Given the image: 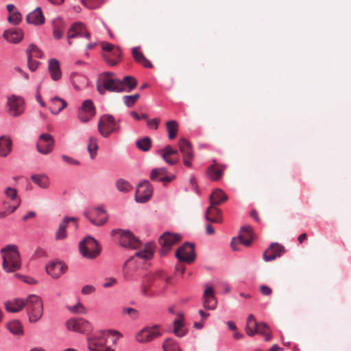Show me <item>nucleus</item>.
Instances as JSON below:
<instances>
[{
    "label": "nucleus",
    "instance_id": "f257e3e1",
    "mask_svg": "<svg viewBox=\"0 0 351 351\" xmlns=\"http://www.w3.org/2000/svg\"><path fill=\"white\" fill-rule=\"evenodd\" d=\"M170 278L167 276L163 271H158L155 274L144 276L141 282V293L143 295L151 297L156 295V293L151 290V287H154L162 292L166 285H162V282L168 283Z\"/></svg>",
    "mask_w": 351,
    "mask_h": 351
},
{
    "label": "nucleus",
    "instance_id": "f03ea898",
    "mask_svg": "<svg viewBox=\"0 0 351 351\" xmlns=\"http://www.w3.org/2000/svg\"><path fill=\"white\" fill-rule=\"evenodd\" d=\"M97 90L101 95H104L106 91L122 92L123 86L121 80L117 77L112 72H104L100 74L97 81Z\"/></svg>",
    "mask_w": 351,
    "mask_h": 351
},
{
    "label": "nucleus",
    "instance_id": "7ed1b4c3",
    "mask_svg": "<svg viewBox=\"0 0 351 351\" xmlns=\"http://www.w3.org/2000/svg\"><path fill=\"white\" fill-rule=\"evenodd\" d=\"M3 254V267L7 272H12L21 267V258L17 247L8 245L1 249Z\"/></svg>",
    "mask_w": 351,
    "mask_h": 351
},
{
    "label": "nucleus",
    "instance_id": "20e7f679",
    "mask_svg": "<svg viewBox=\"0 0 351 351\" xmlns=\"http://www.w3.org/2000/svg\"><path fill=\"white\" fill-rule=\"evenodd\" d=\"M228 199V195L220 189H216L210 195V206L206 211V219L210 222H219V217H212L213 211H215L218 215L220 210L217 206L223 204Z\"/></svg>",
    "mask_w": 351,
    "mask_h": 351
},
{
    "label": "nucleus",
    "instance_id": "39448f33",
    "mask_svg": "<svg viewBox=\"0 0 351 351\" xmlns=\"http://www.w3.org/2000/svg\"><path fill=\"white\" fill-rule=\"evenodd\" d=\"M24 301L29 321L36 322L43 314V302L41 298L37 295L31 294Z\"/></svg>",
    "mask_w": 351,
    "mask_h": 351
},
{
    "label": "nucleus",
    "instance_id": "423d86ee",
    "mask_svg": "<svg viewBox=\"0 0 351 351\" xmlns=\"http://www.w3.org/2000/svg\"><path fill=\"white\" fill-rule=\"evenodd\" d=\"M162 335V326L159 324L146 326L139 330L135 336V339L140 343H149Z\"/></svg>",
    "mask_w": 351,
    "mask_h": 351
},
{
    "label": "nucleus",
    "instance_id": "0eeeda50",
    "mask_svg": "<svg viewBox=\"0 0 351 351\" xmlns=\"http://www.w3.org/2000/svg\"><path fill=\"white\" fill-rule=\"evenodd\" d=\"M80 251L83 256L87 258H96L101 252V247L92 237L88 236L80 243Z\"/></svg>",
    "mask_w": 351,
    "mask_h": 351
},
{
    "label": "nucleus",
    "instance_id": "6e6552de",
    "mask_svg": "<svg viewBox=\"0 0 351 351\" xmlns=\"http://www.w3.org/2000/svg\"><path fill=\"white\" fill-rule=\"evenodd\" d=\"M84 215L96 226H101L106 223L108 220V213L103 206H97L86 210L84 211Z\"/></svg>",
    "mask_w": 351,
    "mask_h": 351
},
{
    "label": "nucleus",
    "instance_id": "1a4fd4ad",
    "mask_svg": "<svg viewBox=\"0 0 351 351\" xmlns=\"http://www.w3.org/2000/svg\"><path fill=\"white\" fill-rule=\"evenodd\" d=\"M119 130L114 118L110 114H104L100 117L98 122V131L104 137H108L111 133Z\"/></svg>",
    "mask_w": 351,
    "mask_h": 351
},
{
    "label": "nucleus",
    "instance_id": "9d476101",
    "mask_svg": "<svg viewBox=\"0 0 351 351\" xmlns=\"http://www.w3.org/2000/svg\"><path fill=\"white\" fill-rule=\"evenodd\" d=\"M119 234V242L123 247L129 249H136L141 246L140 240L129 230H112V233Z\"/></svg>",
    "mask_w": 351,
    "mask_h": 351
},
{
    "label": "nucleus",
    "instance_id": "9b49d317",
    "mask_svg": "<svg viewBox=\"0 0 351 351\" xmlns=\"http://www.w3.org/2000/svg\"><path fill=\"white\" fill-rule=\"evenodd\" d=\"M8 112L12 117H19L25 110V101L19 96L12 95L8 97L7 101Z\"/></svg>",
    "mask_w": 351,
    "mask_h": 351
},
{
    "label": "nucleus",
    "instance_id": "f8f14e48",
    "mask_svg": "<svg viewBox=\"0 0 351 351\" xmlns=\"http://www.w3.org/2000/svg\"><path fill=\"white\" fill-rule=\"evenodd\" d=\"M118 334L119 333L116 331L100 332L101 350L104 351H114L119 339Z\"/></svg>",
    "mask_w": 351,
    "mask_h": 351
},
{
    "label": "nucleus",
    "instance_id": "ddd939ff",
    "mask_svg": "<svg viewBox=\"0 0 351 351\" xmlns=\"http://www.w3.org/2000/svg\"><path fill=\"white\" fill-rule=\"evenodd\" d=\"M181 240V237L178 234L164 233L159 238V243L161 245L160 253L165 256L171 249V247Z\"/></svg>",
    "mask_w": 351,
    "mask_h": 351
},
{
    "label": "nucleus",
    "instance_id": "4468645a",
    "mask_svg": "<svg viewBox=\"0 0 351 351\" xmlns=\"http://www.w3.org/2000/svg\"><path fill=\"white\" fill-rule=\"evenodd\" d=\"M179 150L182 155L184 165L186 167H191V161L194 158V154L191 143L185 138L180 139L178 143Z\"/></svg>",
    "mask_w": 351,
    "mask_h": 351
},
{
    "label": "nucleus",
    "instance_id": "2eb2a0df",
    "mask_svg": "<svg viewBox=\"0 0 351 351\" xmlns=\"http://www.w3.org/2000/svg\"><path fill=\"white\" fill-rule=\"evenodd\" d=\"M96 114V109L91 99L85 100L78 110V118L82 123L88 122Z\"/></svg>",
    "mask_w": 351,
    "mask_h": 351
},
{
    "label": "nucleus",
    "instance_id": "dca6fc26",
    "mask_svg": "<svg viewBox=\"0 0 351 351\" xmlns=\"http://www.w3.org/2000/svg\"><path fill=\"white\" fill-rule=\"evenodd\" d=\"M176 256L181 261L191 263L195 258L194 245L189 243H184L177 250Z\"/></svg>",
    "mask_w": 351,
    "mask_h": 351
},
{
    "label": "nucleus",
    "instance_id": "f3484780",
    "mask_svg": "<svg viewBox=\"0 0 351 351\" xmlns=\"http://www.w3.org/2000/svg\"><path fill=\"white\" fill-rule=\"evenodd\" d=\"M252 239V230L251 227H243L239 236L233 238L231 241V247L233 250H239L237 245L243 244L245 246H250Z\"/></svg>",
    "mask_w": 351,
    "mask_h": 351
},
{
    "label": "nucleus",
    "instance_id": "a211bd4d",
    "mask_svg": "<svg viewBox=\"0 0 351 351\" xmlns=\"http://www.w3.org/2000/svg\"><path fill=\"white\" fill-rule=\"evenodd\" d=\"M153 189L148 181H144L137 186L135 199L137 202L145 203L152 195Z\"/></svg>",
    "mask_w": 351,
    "mask_h": 351
},
{
    "label": "nucleus",
    "instance_id": "6ab92c4d",
    "mask_svg": "<svg viewBox=\"0 0 351 351\" xmlns=\"http://www.w3.org/2000/svg\"><path fill=\"white\" fill-rule=\"evenodd\" d=\"M68 330L78 332H87L91 330L90 323L83 318H73L66 323Z\"/></svg>",
    "mask_w": 351,
    "mask_h": 351
},
{
    "label": "nucleus",
    "instance_id": "aec40b11",
    "mask_svg": "<svg viewBox=\"0 0 351 351\" xmlns=\"http://www.w3.org/2000/svg\"><path fill=\"white\" fill-rule=\"evenodd\" d=\"M54 145L53 136L49 134H43L39 136L36 144V149L42 154H48L50 153Z\"/></svg>",
    "mask_w": 351,
    "mask_h": 351
},
{
    "label": "nucleus",
    "instance_id": "412c9836",
    "mask_svg": "<svg viewBox=\"0 0 351 351\" xmlns=\"http://www.w3.org/2000/svg\"><path fill=\"white\" fill-rule=\"evenodd\" d=\"M86 37L89 39L90 37V34L88 32L85 28V26L82 23H74L68 31V42L69 45H71V39L73 38L78 37Z\"/></svg>",
    "mask_w": 351,
    "mask_h": 351
},
{
    "label": "nucleus",
    "instance_id": "4be33fe9",
    "mask_svg": "<svg viewBox=\"0 0 351 351\" xmlns=\"http://www.w3.org/2000/svg\"><path fill=\"white\" fill-rule=\"evenodd\" d=\"M45 269L48 275L57 279L66 272L67 267L62 262L52 261L46 265Z\"/></svg>",
    "mask_w": 351,
    "mask_h": 351
},
{
    "label": "nucleus",
    "instance_id": "5701e85b",
    "mask_svg": "<svg viewBox=\"0 0 351 351\" xmlns=\"http://www.w3.org/2000/svg\"><path fill=\"white\" fill-rule=\"evenodd\" d=\"M203 295L204 307L207 310H215L217 307V301L215 296L214 289L212 286L206 285Z\"/></svg>",
    "mask_w": 351,
    "mask_h": 351
},
{
    "label": "nucleus",
    "instance_id": "b1692460",
    "mask_svg": "<svg viewBox=\"0 0 351 351\" xmlns=\"http://www.w3.org/2000/svg\"><path fill=\"white\" fill-rule=\"evenodd\" d=\"M285 247L279 243H274L265 251L263 259L265 261H271L280 257L285 252Z\"/></svg>",
    "mask_w": 351,
    "mask_h": 351
},
{
    "label": "nucleus",
    "instance_id": "393cba45",
    "mask_svg": "<svg viewBox=\"0 0 351 351\" xmlns=\"http://www.w3.org/2000/svg\"><path fill=\"white\" fill-rule=\"evenodd\" d=\"M159 153L163 160L169 165H175L180 160L178 150L170 145L166 146Z\"/></svg>",
    "mask_w": 351,
    "mask_h": 351
},
{
    "label": "nucleus",
    "instance_id": "a878e982",
    "mask_svg": "<svg viewBox=\"0 0 351 351\" xmlns=\"http://www.w3.org/2000/svg\"><path fill=\"white\" fill-rule=\"evenodd\" d=\"M26 21L28 23L34 25H42L45 23V17L41 8L38 7L33 12L27 14Z\"/></svg>",
    "mask_w": 351,
    "mask_h": 351
},
{
    "label": "nucleus",
    "instance_id": "bb28decb",
    "mask_svg": "<svg viewBox=\"0 0 351 351\" xmlns=\"http://www.w3.org/2000/svg\"><path fill=\"white\" fill-rule=\"evenodd\" d=\"M3 37L10 43H18L23 39V32L20 29L12 28L4 32Z\"/></svg>",
    "mask_w": 351,
    "mask_h": 351
},
{
    "label": "nucleus",
    "instance_id": "cd10ccee",
    "mask_svg": "<svg viewBox=\"0 0 351 351\" xmlns=\"http://www.w3.org/2000/svg\"><path fill=\"white\" fill-rule=\"evenodd\" d=\"M70 221L75 223V227L77 226V219L74 217H64L62 222L60 224L59 228L56 233V240H62L66 237V226Z\"/></svg>",
    "mask_w": 351,
    "mask_h": 351
},
{
    "label": "nucleus",
    "instance_id": "c85d7f7f",
    "mask_svg": "<svg viewBox=\"0 0 351 351\" xmlns=\"http://www.w3.org/2000/svg\"><path fill=\"white\" fill-rule=\"evenodd\" d=\"M5 194L12 202V204L9 205V208H11L9 213H12L21 204L20 199L17 197V191L13 188L8 187L5 189Z\"/></svg>",
    "mask_w": 351,
    "mask_h": 351
},
{
    "label": "nucleus",
    "instance_id": "c756f323",
    "mask_svg": "<svg viewBox=\"0 0 351 351\" xmlns=\"http://www.w3.org/2000/svg\"><path fill=\"white\" fill-rule=\"evenodd\" d=\"M223 169V167L220 166L214 161V164L208 167L207 175L210 180L217 181L222 177Z\"/></svg>",
    "mask_w": 351,
    "mask_h": 351
},
{
    "label": "nucleus",
    "instance_id": "7c9ffc66",
    "mask_svg": "<svg viewBox=\"0 0 351 351\" xmlns=\"http://www.w3.org/2000/svg\"><path fill=\"white\" fill-rule=\"evenodd\" d=\"M25 306V301L23 299L16 298L5 302L6 311L11 313H16Z\"/></svg>",
    "mask_w": 351,
    "mask_h": 351
},
{
    "label": "nucleus",
    "instance_id": "2f4dec72",
    "mask_svg": "<svg viewBox=\"0 0 351 351\" xmlns=\"http://www.w3.org/2000/svg\"><path fill=\"white\" fill-rule=\"evenodd\" d=\"M49 72L53 80H59L62 77L59 62L56 59H51L49 62Z\"/></svg>",
    "mask_w": 351,
    "mask_h": 351
},
{
    "label": "nucleus",
    "instance_id": "473e14b6",
    "mask_svg": "<svg viewBox=\"0 0 351 351\" xmlns=\"http://www.w3.org/2000/svg\"><path fill=\"white\" fill-rule=\"evenodd\" d=\"M66 106V102L64 99L58 97H55L51 99V106L49 109L53 114H58Z\"/></svg>",
    "mask_w": 351,
    "mask_h": 351
},
{
    "label": "nucleus",
    "instance_id": "72a5a7b5",
    "mask_svg": "<svg viewBox=\"0 0 351 351\" xmlns=\"http://www.w3.org/2000/svg\"><path fill=\"white\" fill-rule=\"evenodd\" d=\"M87 343L90 351H104L101 347L100 332L88 338Z\"/></svg>",
    "mask_w": 351,
    "mask_h": 351
},
{
    "label": "nucleus",
    "instance_id": "f704fd0d",
    "mask_svg": "<svg viewBox=\"0 0 351 351\" xmlns=\"http://www.w3.org/2000/svg\"><path fill=\"white\" fill-rule=\"evenodd\" d=\"M12 150V141L10 138L1 136L0 138V156H7Z\"/></svg>",
    "mask_w": 351,
    "mask_h": 351
},
{
    "label": "nucleus",
    "instance_id": "c9c22d12",
    "mask_svg": "<svg viewBox=\"0 0 351 351\" xmlns=\"http://www.w3.org/2000/svg\"><path fill=\"white\" fill-rule=\"evenodd\" d=\"M123 86L122 91L130 92L134 89L137 85L136 80L132 76H125L121 80Z\"/></svg>",
    "mask_w": 351,
    "mask_h": 351
},
{
    "label": "nucleus",
    "instance_id": "e433bc0d",
    "mask_svg": "<svg viewBox=\"0 0 351 351\" xmlns=\"http://www.w3.org/2000/svg\"><path fill=\"white\" fill-rule=\"evenodd\" d=\"M154 255V245L147 243L143 250H140L136 253V256L145 260H149Z\"/></svg>",
    "mask_w": 351,
    "mask_h": 351
},
{
    "label": "nucleus",
    "instance_id": "4c0bfd02",
    "mask_svg": "<svg viewBox=\"0 0 351 351\" xmlns=\"http://www.w3.org/2000/svg\"><path fill=\"white\" fill-rule=\"evenodd\" d=\"M258 323L256 322L254 316L250 314L247 320L245 326V331L249 336H254L255 335V330H257Z\"/></svg>",
    "mask_w": 351,
    "mask_h": 351
},
{
    "label": "nucleus",
    "instance_id": "58836bf2",
    "mask_svg": "<svg viewBox=\"0 0 351 351\" xmlns=\"http://www.w3.org/2000/svg\"><path fill=\"white\" fill-rule=\"evenodd\" d=\"M72 83L76 90H80L87 84V79L80 74H73L71 76Z\"/></svg>",
    "mask_w": 351,
    "mask_h": 351
},
{
    "label": "nucleus",
    "instance_id": "ea45409f",
    "mask_svg": "<svg viewBox=\"0 0 351 351\" xmlns=\"http://www.w3.org/2000/svg\"><path fill=\"white\" fill-rule=\"evenodd\" d=\"M31 178L33 182L39 186L40 188L47 189L49 187V180L47 176L33 175Z\"/></svg>",
    "mask_w": 351,
    "mask_h": 351
},
{
    "label": "nucleus",
    "instance_id": "a19ab883",
    "mask_svg": "<svg viewBox=\"0 0 351 351\" xmlns=\"http://www.w3.org/2000/svg\"><path fill=\"white\" fill-rule=\"evenodd\" d=\"M255 334H260L265 337V341H268L271 339V335L268 326L263 323H259L257 327V330H255Z\"/></svg>",
    "mask_w": 351,
    "mask_h": 351
},
{
    "label": "nucleus",
    "instance_id": "79ce46f5",
    "mask_svg": "<svg viewBox=\"0 0 351 351\" xmlns=\"http://www.w3.org/2000/svg\"><path fill=\"white\" fill-rule=\"evenodd\" d=\"M133 260L134 257H131L124 265L123 273L125 278L128 280L134 279L132 271L134 269L135 266L133 265Z\"/></svg>",
    "mask_w": 351,
    "mask_h": 351
},
{
    "label": "nucleus",
    "instance_id": "37998d69",
    "mask_svg": "<svg viewBox=\"0 0 351 351\" xmlns=\"http://www.w3.org/2000/svg\"><path fill=\"white\" fill-rule=\"evenodd\" d=\"M166 127L168 132V137L171 140L173 139L178 131V123L174 120L169 121L166 123Z\"/></svg>",
    "mask_w": 351,
    "mask_h": 351
},
{
    "label": "nucleus",
    "instance_id": "c03bdc74",
    "mask_svg": "<svg viewBox=\"0 0 351 351\" xmlns=\"http://www.w3.org/2000/svg\"><path fill=\"white\" fill-rule=\"evenodd\" d=\"M97 149L98 145L97 138L90 136L88 139V151L91 159H94L95 158Z\"/></svg>",
    "mask_w": 351,
    "mask_h": 351
},
{
    "label": "nucleus",
    "instance_id": "a18cd8bd",
    "mask_svg": "<svg viewBox=\"0 0 351 351\" xmlns=\"http://www.w3.org/2000/svg\"><path fill=\"white\" fill-rule=\"evenodd\" d=\"M151 138L147 136L138 140L136 143L137 147L143 152L148 151L151 147Z\"/></svg>",
    "mask_w": 351,
    "mask_h": 351
},
{
    "label": "nucleus",
    "instance_id": "49530a36",
    "mask_svg": "<svg viewBox=\"0 0 351 351\" xmlns=\"http://www.w3.org/2000/svg\"><path fill=\"white\" fill-rule=\"evenodd\" d=\"M163 349L165 351H182L180 347L172 339H168L163 343Z\"/></svg>",
    "mask_w": 351,
    "mask_h": 351
},
{
    "label": "nucleus",
    "instance_id": "de8ad7c7",
    "mask_svg": "<svg viewBox=\"0 0 351 351\" xmlns=\"http://www.w3.org/2000/svg\"><path fill=\"white\" fill-rule=\"evenodd\" d=\"M26 53L27 56V58L31 57V58H41L43 56L42 51L34 44H31L29 47L26 50Z\"/></svg>",
    "mask_w": 351,
    "mask_h": 351
},
{
    "label": "nucleus",
    "instance_id": "09e8293b",
    "mask_svg": "<svg viewBox=\"0 0 351 351\" xmlns=\"http://www.w3.org/2000/svg\"><path fill=\"white\" fill-rule=\"evenodd\" d=\"M174 329L173 332L178 337H183L185 335V332L182 329L183 327V317H180L176 319L173 322Z\"/></svg>",
    "mask_w": 351,
    "mask_h": 351
},
{
    "label": "nucleus",
    "instance_id": "8fccbe9b",
    "mask_svg": "<svg viewBox=\"0 0 351 351\" xmlns=\"http://www.w3.org/2000/svg\"><path fill=\"white\" fill-rule=\"evenodd\" d=\"M8 329L14 335H19L22 332V326L19 321L14 320L8 324Z\"/></svg>",
    "mask_w": 351,
    "mask_h": 351
},
{
    "label": "nucleus",
    "instance_id": "3c124183",
    "mask_svg": "<svg viewBox=\"0 0 351 351\" xmlns=\"http://www.w3.org/2000/svg\"><path fill=\"white\" fill-rule=\"evenodd\" d=\"M167 170L166 168H156L154 169L150 173V179L153 181L157 180V178L163 177L165 175H167Z\"/></svg>",
    "mask_w": 351,
    "mask_h": 351
},
{
    "label": "nucleus",
    "instance_id": "603ef678",
    "mask_svg": "<svg viewBox=\"0 0 351 351\" xmlns=\"http://www.w3.org/2000/svg\"><path fill=\"white\" fill-rule=\"evenodd\" d=\"M116 186L121 192H128L132 189L130 184L123 179L118 180L116 182Z\"/></svg>",
    "mask_w": 351,
    "mask_h": 351
},
{
    "label": "nucleus",
    "instance_id": "864d4df0",
    "mask_svg": "<svg viewBox=\"0 0 351 351\" xmlns=\"http://www.w3.org/2000/svg\"><path fill=\"white\" fill-rule=\"evenodd\" d=\"M140 95L136 93L132 95H125L123 97L125 105L128 107L133 106L139 99Z\"/></svg>",
    "mask_w": 351,
    "mask_h": 351
},
{
    "label": "nucleus",
    "instance_id": "5fc2aeb1",
    "mask_svg": "<svg viewBox=\"0 0 351 351\" xmlns=\"http://www.w3.org/2000/svg\"><path fill=\"white\" fill-rule=\"evenodd\" d=\"M68 309L73 313L75 314H81V315H85L87 312L86 308L85 306L80 302H78L77 304L69 306Z\"/></svg>",
    "mask_w": 351,
    "mask_h": 351
},
{
    "label": "nucleus",
    "instance_id": "6e6d98bb",
    "mask_svg": "<svg viewBox=\"0 0 351 351\" xmlns=\"http://www.w3.org/2000/svg\"><path fill=\"white\" fill-rule=\"evenodd\" d=\"M8 20L10 23L16 25L20 23L22 20L21 14L17 10L15 12L9 14Z\"/></svg>",
    "mask_w": 351,
    "mask_h": 351
},
{
    "label": "nucleus",
    "instance_id": "4d7b16f0",
    "mask_svg": "<svg viewBox=\"0 0 351 351\" xmlns=\"http://www.w3.org/2000/svg\"><path fill=\"white\" fill-rule=\"evenodd\" d=\"M123 314H128L131 316L132 318L136 319L138 316V311L134 308L131 307H125L122 309Z\"/></svg>",
    "mask_w": 351,
    "mask_h": 351
},
{
    "label": "nucleus",
    "instance_id": "13d9d810",
    "mask_svg": "<svg viewBox=\"0 0 351 351\" xmlns=\"http://www.w3.org/2000/svg\"><path fill=\"white\" fill-rule=\"evenodd\" d=\"M132 53L134 59L138 63L145 58V56L139 51L138 47L134 48Z\"/></svg>",
    "mask_w": 351,
    "mask_h": 351
},
{
    "label": "nucleus",
    "instance_id": "bf43d9fd",
    "mask_svg": "<svg viewBox=\"0 0 351 351\" xmlns=\"http://www.w3.org/2000/svg\"><path fill=\"white\" fill-rule=\"evenodd\" d=\"M101 47L105 53H111L114 49H115L117 47L112 44L106 42L101 43Z\"/></svg>",
    "mask_w": 351,
    "mask_h": 351
},
{
    "label": "nucleus",
    "instance_id": "052dcab7",
    "mask_svg": "<svg viewBox=\"0 0 351 351\" xmlns=\"http://www.w3.org/2000/svg\"><path fill=\"white\" fill-rule=\"evenodd\" d=\"M103 57L108 64L111 66H115L117 64L118 60H114L110 53H104Z\"/></svg>",
    "mask_w": 351,
    "mask_h": 351
},
{
    "label": "nucleus",
    "instance_id": "680f3d73",
    "mask_svg": "<svg viewBox=\"0 0 351 351\" xmlns=\"http://www.w3.org/2000/svg\"><path fill=\"white\" fill-rule=\"evenodd\" d=\"M95 291V287L93 285H87L82 287V293L83 295H88L90 294Z\"/></svg>",
    "mask_w": 351,
    "mask_h": 351
},
{
    "label": "nucleus",
    "instance_id": "e2e57ef3",
    "mask_svg": "<svg viewBox=\"0 0 351 351\" xmlns=\"http://www.w3.org/2000/svg\"><path fill=\"white\" fill-rule=\"evenodd\" d=\"M160 120L158 118H155L151 120L147 121V126L150 128H154V130H156L158 127L159 123Z\"/></svg>",
    "mask_w": 351,
    "mask_h": 351
},
{
    "label": "nucleus",
    "instance_id": "0e129e2a",
    "mask_svg": "<svg viewBox=\"0 0 351 351\" xmlns=\"http://www.w3.org/2000/svg\"><path fill=\"white\" fill-rule=\"evenodd\" d=\"M27 62H28V67H29V70H31L32 71H34L37 69L38 65L39 64V62L38 61L34 60L29 56V58H27Z\"/></svg>",
    "mask_w": 351,
    "mask_h": 351
},
{
    "label": "nucleus",
    "instance_id": "69168bd1",
    "mask_svg": "<svg viewBox=\"0 0 351 351\" xmlns=\"http://www.w3.org/2000/svg\"><path fill=\"white\" fill-rule=\"evenodd\" d=\"M62 158L65 162H66L68 164H70L72 165H80L79 161H77V160H75L74 158H71L66 155H62Z\"/></svg>",
    "mask_w": 351,
    "mask_h": 351
},
{
    "label": "nucleus",
    "instance_id": "338daca9",
    "mask_svg": "<svg viewBox=\"0 0 351 351\" xmlns=\"http://www.w3.org/2000/svg\"><path fill=\"white\" fill-rule=\"evenodd\" d=\"M117 282V280L114 278H106L105 282L103 285L104 288H109L114 285Z\"/></svg>",
    "mask_w": 351,
    "mask_h": 351
},
{
    "label": "nucleus",
    "instance_id": "774afa93",
    "mask_svg": "<svg viewBox=\"0 0 351 351\" xmlns=\"http://www.w3.org/2000/svg\"><path fill=\"white\" fill-rule=\"evenodd\" d=\"M260 291L263 295H269L272 293L271 289L264 285L260 287Z\"/></svg>",
    "mask_w": 351,
    "mask_h": 351
}]
</instances>
